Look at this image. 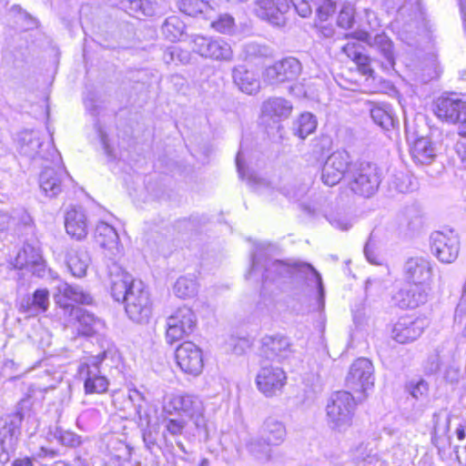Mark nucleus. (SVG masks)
Masks as SVG:
<instances>
[{"label":"nucleus","instance_id":"f03ea898","mask_svg":"<svg viewBox=\"0 0 466 466\" xmlns=\"http://www.w3.org/2000/svg\"><path fill=\"white\" fill-rule=\"evenodd\" d=\"M350 189L357 195L370 198L374 195L381 182L378 166L369 161H356L347 173Z\"/></svg>","mask_w":466,"mask_h":466},{"label":"nucleus","instance_id":"cd10ccee","mask_svg":"<svg viewBox=\"0 0 466 466\" xmlns=\"http://www.w3.org/2000/svg\"><path fill=\"white\" fill-rule=\"evenodd\" d=\"M232 77L235 85L243 93L254 95L260 89V81L258 76L243 66H238L233 68Z\"/></svg>","mask_w":466,"mask_h":466},{"label":"nucleus","instance_id":"4c0bfd02","mask_svg":"<svg viewBox=\"0 0 466 466\" xmlns=\"http://www.w3.org/2000/svg\"><path fill=\"white\" fill-rule=\"evenodd\" d=\"M440 414L434 413L433 415V431L431 432V442L432 444L438 448L439 450L444 449L448 441L446 440L445 435L450 431L451 426V418L450 416H447L445 419V424L443 426V429L441 430L440 427Z\"/></svg>","mask_w":466,"mask_h":466},{"label":"nucleus","instance_id":"de8ad7c7","mask_svg":"<svg viewBox=\"0 0 466 466\" xmlns=\"http://www.w3.org/2000/svg\"><path fill=\"white\" fill-rule=\"evenodd\" d=\"M402 219V223H405L407 229L410 231L418 230L422 225L421 218L414 208H407L403 213Z\"/></svg>","mask_w":466,"mask_h":466},{"label":"nucleus","instance_id":"20e7f679","mask_svg":"<svg viewBox=\"0 0 466 466\" xmlns=\"http://www.w3.org/2000/svg\"><path fill=\"white\" fill-rule=\"evenodd\" d=\"M261 268L263 281H275L281 278H290L294 274L293 263H287L279 259H270L268 258V248L264 245H259L252 254L251 268L247 275L250 278L253 273Z\"/></svg>","mask_w":466,"mask_h":466},{"label":"nucleus","instance_id":"bb28decb","mask_svg":"<svg viewBox=\"0 0 466 466\" xmlns=\"http://www.w3.org/2000/svg\"><path fill=\"white\" fill-rule=\"evenodd\" d=\"M260 434L263 440L271 446H279L286 440L287 429L281 420L274 417H268L260 428Z\"/></svg>","mask_w":466,"mask_h":466},{"label":"nucleus","instance_id":"a211bd4d","mask_svg":"<svg viewBox=\"0 0 466 466\" xmlns=\"http://www.w3.org/2000/svg\"><path fill=\"white\" fill-rule=\"evenodd\" d=\"M176 360L185 373L198 376L203 369L201 350L190 341L182 343L176 350Z\"/></svg>","mask_w":466,"mask_h":466},{"label":"nucleus","instance_id":"774afa93","mask_svg":"<svg viewBox=\"0 0 466 466\" xmlns=\"http://www.w3.org/2000/svg\"><path fill=\"white\" fill-rule=\"evenodd\" d=\"M364 253L367 259L372 264H380L377 256L370 250V244L367 243L364 248Z\"/></svg>","mask_w":466,"mask_h":466},{"label":"nucleus","instance_id":"bf43d9fd","mask_svg":"<svg viewBox=\"0 0 466 466\" xmlns=\"http://www.w3.org/2000/svg\"><path fill=\"white\" fill-rule=\"evenodd\" d=\"M313 266L306 262L293 263L294 274L292 277H297L305 280L306 276L312 275Z\"/></svg>","mask_w":466,"mask_h":466},{"label":"nucleus","instance_id":"49530a36","mask_svg":"<svg viewBox=\"0 0 466 466\" xmlns=\"http://www.w3.org/2000/svg\"><path fill=\"white\" fill-rule=\"evenodd\" d=\"M395 303L401 309H414L420 306L416 303L410 287L401 289L393 296Z\"/></svg>","mask_w":466,"mask_h":466},{"label":"nucleus","instance_id":"e433bc0d","mask_svg":"<svg viewBox=\"0 0 466 466\" xmlns=\"http://www.w3.org/2000/svg\"><path fill=\"white\" fill-rule=\"evenodd\" d=\"M25 253L27 262H29L28 271L37 277H43L46 270V264L39 248L30 244H25Z\"/></svg>","mask_w":466,"mask_h":466},{"label":"nucleus","instance_id":"4d7b16f0","mask_svg":"<svg viewBox=\"0 0 466 466\" xmlns=\"http://www.w3.org/2000/svg\"><path fill=\"white\" fill-rule=\"evenodd\" d=\"M298 14L302 17H308L312 13L310 2L315 5V0H289Z\"/></svg>","mask_w":466,"mask_h":466},{"label":"nucleus","instance_id":"b1692460","mask_svg":"<svg viewBox=\"0 0 466 466\" xmlns=\"http://www.w3.org/2000/svg\"><path fill=\"white\" fill-rule=\"evenodd\" d=\"M66 233L76 239L84 238L87 234V220L81 207H70L65 215Z\"/></svg>","mask_w":466,"mask_h":466},{"label":"nucleus","instance_id":"ea45409f","mask_svg":"<svg viewBox=\"0 0 466 466\" xmlns=\"http://www.w3.org/2000/svg\"><path fill=\"white\" fill-rule=\"evenodd\" d=\"M316 127V117L310 113H303L295 123L294 130L295 134L303 139L313 133Z\"/></svg>","mask_w":466,"mask_h":466},{"label":"nucleus","instance_id":"a878e982","mask_svg":"<svg viewBox=\"0 0 466 466\" xmlns=\"http://www.w3.org/2000/svg\"><path fill=\"white\" fill-rule=\"evenodd\" d=\"M29 451L31 452V459L25 458L15 460L13 466H33L32 460L46 464L48 461L59 456L58 450L46 446L42 440H40L37 444L33 442L30 443Z\"/></svg>","mask_w":466,"mask_h":466},{"label":"nucleus","instance_id":"37998d69","mask_svg":"<svg viewBox=\"0 0 466 466\" xmlns=\"http://www.w3.org/2000/svg\"><path fill=\"white\" fill-rule=\"evenodd\" d=\"M327 162H331V165L344 172L346 175L349 173L351 165L354 164L351 159V156L345 149H338L332 152L328 158Z\"/></svg>","mask_w":466,"mask_h":466},{"label":"nucleus","instance_id":"338daca9","mask_svg":"<svg viewBox=\"0 0 466 466\" xmlns=\"http://www.w3.org/2000/svg\"><path fill=\"white\" fill-rule=\"evenodd\" d=\"M11 224V217L7 212H0V232L6 230Z\"/></svg>","mask_w":466,"mask_h":466},{"label":"nucleus","instance_id":"4468645a","mask_svg":"<svg viewBox=\"0 0 466 466\" xmlns=\"http://www.w3.org/2000/svg\"><path fill=\"white\" fill-rule=\"evenodd\" d=\"M287 376L283 369L265 365L260 368L256 377V384L266 397H273L282 391L286 385Z\"/></svg>","mask_w":466,"mask_h":466},{"label":"nucleus","instance_id":"aec40b11","mask_svg":"<svg viewBox=\"0 0 466 466\" xmlns=\"http://www.w3.org/2000/svg\"><path fill=\"white\" fill-rule=\"evenodd\" d=\"M432 264L424 257L409 258L403 266V276L410 284H431L432 279Z\"/></svg>","mask_w":466,"mask_h":466},{"label":"nucleus","instance_id":"864d4df0","mask_svg":"<svg viewBox=\"0 0 466 466\" xmlns=\"http://www.w3.org/2000/svg\"><path fill=\"white\" fill-rule=\"evenodd\" d=\"M315 6L320 21H326L335 12V4L331 0H315Z\"/></svg>","mask_w":466,"mask_h":466},{"label":"nucleus","instance_id":"6ab92c4d","mask_svg":"<svg viewBox=\"0 0 466 466\" xmlns=\"http://www.w3.org/2000/svg\"><path fill=\"white\" fill-rule=\"evenodd\" d=\"M354 38L367 43L371 48L381 56V65L385 69H391L395 65V54L392 41L384 34L371 37L366 31H358L353 34Z\"/></svg>","mask_w":466,"mask_h":466},{"label":"nucleus","instance_id":"2f4dec72","mask_svg":"<svg viewBox=\"0 0 466 466\" xmlns=\"http://www.w3.org/2000/svg\"><path fill=\"white\" fill-rule=\"evenodd\" d=\"M411 156L420 164H430L434 159L436 151L428 137H420L413 144Z\"/></svg>","mask_w":466,"mask_h":466},{"label":"nucleus","instance_id":"79ce46f5","mask_svg":"<svg viewBox=\"0 0 466 466\" xmlns=\"http://www.w3.org/2000/svg\"><path fill=\"white\" fill-rule=\"evenodd\" d=\"M198 284L193 278L180 277L174 285V292L178 298L186 299L196 295Z\"/></svg>","mask_w":466,"mask_h":466},{"label":"nucleus","instance_id":"412c9836","mask_svg":"<svg viewBox=\"0 0 466 466\" xmlns=\"http://www.w3.org/2000/svg\"><path fill=\"white\" fill-rule=\"evenodd\" d=\"M255 14L272 25H280L285 22V14L289 9V0H255Z\"/></svg>","mask_w":466,"mask_h":466},{"label":"nucleus","instance_id":"680f3d73","mask_svg":"<svg viewBox=\"0 0 466 466\" xmlns=\"http://www.w3.org/2000/svg\"><path fill=\"white\" fill-rule=\"evenodd\" d=\"M353 61L360 66L363 74L370 75L372 73V70L370 67V59L368 56L363 55L360 52Z\"/></svg>","mask_w":466,"mask_h":466},{"label":"nucleus","instance_id":"603ef678","mask_svg":"<svg viewBox=\"0 0 466 466\" xmlns=\"http://www.w3.org/2000/svg\"><path fill=\"white\" fill-rule=\"evenodd\" d=\"M410 289L413 294L416 303L421 305L428 301L431 292V284H410Z\"/></svg>","mask_w":466,"mask_h":466},{"label":"nucleus","instance_id":"052dcab7","mask_svg":"<svg viewBox=\"0 0 466 466\" xmlns=\"http://www.w3.org/2000/svg\"><path fill=\"white\" fill-rule=\"evenodd\" d=\"M143 5H141V16H153L157 14L158 7L157 3L152 2L150 0H143Z\"/></svg>","mask_w":466,"mask_h":466},{"label":"nucleus","instance_id":"9b49d317","mask_svg":"<svg viewBox=\"0 0 466 466\" xmlns=\"http://www.w3.org/2000/svg\"><path fill=\"white\" fill-rule=\"evenodd\" d=\"M259 350L267 360L280 363L289 361L295 355L290 339L280 333L263 336Z\"/></svg>","mask_w":466,"mask_h":466},{"label":"nucleus","instance_id":"8fccbe9b","mask_svg":"<svg viewBox=\"0 0 466 466\" xmlns=\"http://www.w3.org/2000/svg\"><path fill=\"white\" fill-rule=\"evenodd\" d=\"M235 25L234 18L228 15H221L218 18L212 22V28L221 34H230Z\"/></svg>","mask_w":466,"mask_h":466},{"label":"nucleus","instance_id":"9d476101","mask_svg":"<svg viewBox=\"0 0 466 466\" xmlns=\"http://www.w3.org/2000/svg\"><path fill=\"white\" fill-rule=\"evenodd\" d=\"M431 251L441 263L454 262L460 253L459 236L453 230L434 231L431 235Z\"/></svg>","mask_w":466,"mask_h":466},{"label":"nucleus","instance_id":"6e6552de","mask_svg":"<svg viewBox=\"0 0 466 466\" xmlns=\"http://www.w3.org/2000/svg\"><path fill=\"white\" fill-rule=\"evenodd\" d=\"M23 419L24 414L19 409L0 421V462L3 464L8 462L15 451Z\"/></svg>","mask_w":466,"mask_h":466},{"label":"nucleus","instance_id":"c85d7f7f","mask_svg":"<svg viewBox=\"0 0 466 466\" xmlns=\"http://www.w3.org/2000/svg\"><path fill=\"white\" fill-rule=\"evenodd\" d=\"M17 144L21 155L35 158L40 155L43 139L38 131L25 130L18 134Z\"/></svg>","mask_w":466,"mask_h":466},{"label":"nucleus","instance_id":"dca6fc26","mask_svg":"<svg viewBox=\"0 0 466 466\" xmlns=\"http://www.w3.org/2000/svg\"><path fill=\"white\" fill-rule=\"evenodd\" d=\"M56 301L60 307L69 312L70 317L78 322L77 330L79 334L90 337L104 329V321L95 317L94 314L89 313L82 308L72 306L66 302L64 303L59 297L56 298Z\"/></svg>","mask_w":466,"mask_h":466},{"label":"nucleus","instance_id":"6e6d98bb","mask_svg":"<svg viewBox=\"0 0 466 466\" xmlns=\"http://www.w3.org/2000/svg\"><path fill=\"white\" fill-rule=\"evenodd\" d=\"M187 422L182 419H168L165 422L166 430L173 436L182 434Z\"/></svg>","mask_w":466,"mask_h":466},{"label":"nucleus","instance_id":"e2e57ef3","mask_svg":"<svg viewBox=\"0 0 466 466\" xmlns=\"http://www.w3.org/2000/svg\"><path fill=\"white\" fill-rule=\"evenodd\" d=\"M28 263L29 262H27L25 245L23 248L17 253L13 264L15 268L28 270Z\"/></svg>","mask_w":466,"mask_h":466},{"label":"nucleus","instance_id":"69168bd1","mask_svg":"<svg viewBox=\"0 0 466 466\" xmlns=\"http://www.w3.org/2000/svg\"><path fill=\"white\" fill-rule=\"evenodd\" d=\"M360 49L361 46L356 43H348L342 47L343 53L352 60L361 52Z\"/></svg>","mask_w":466,"mask_h":466},{"label":"nucleus","instance_id":"a19ab883","mask_svg":"<svg viewBox=\"0 0 466 466\" xmlns=\"http://www.w3.org/2000/svg\"><path fill=\"white\" fill-rule=\"evenodd\" d=\"M270 446L271 444L263 440L261 435L259 438H251L247 442V448L249 452H251L258 459L266 461H268L271 457Z\"/></svg>","mask_w":466,"mask_h":466},{"label":"nucleus","instance_id":"3c124183","mask_svg":"<svg viewBox=\"0 0 466 466\" xmlns=\"http://www.w3.org/2000/svg\"><path fill=\"white\" fill-rule=\"evenodd\" d=\"M55 437L58 441L66 447H77L81 444V437L70 431L57 430Z\"/></svg>","mask_w":466,"mask_h":466},{"label":"nucleus","instance_id":"7c9ffc66","mask_svg":"<svg viewBox=\"0 0 466 466\" xmlns=\"http://www.w3.org/2000/svg\"><path fill=\"white\" fill-rule=\"evenodd\" d=\"M91 263V257L86 249H76L69 253L67 266L73 276L82 278Z\"/></svg>","mask_w":466,"mask_h":466},{"label":"nucleus","instance_id":"13d9d810","mask_svg":"<svg viewBox=\"0 0 466 466\" xmlns=\"http://www.w3.org/2000/svg\"><path fill=\"white\" fill-rule=\"evenodd\" d=\"M230 346L236 355H242L250 348L251 343L246 338H237L231 339Z\"/></svg>","mask_w":466,"mask_h":466},{"label":"nucleus","instance_id":"2eb2a0df","mask_svg":"<svg viewBox=\"0 0 466 466\" xmlns=\"http://www.w3.org/2000/svg\"><path fill=\"white\" fill-rule=\"evenodd\" d=\"M374 367L366 358L356 360L350 366L346 382L355 391L366 392L374 386Z\"/></svg>","mask_w":466,"mask_h":466},{"label":"nucleus","instance_id":"c756f323","mask_svg":"<svg viewBox=\"0 0 466 466\" xmlns=\"http://www.w3.org/2000/svg\"><path fill=\"white\" fill-rule=\"evenodd\" d=\"M96 242L103 248L112 250L113 255L120 253L119 237L116 230L109 224L99 222L96 228Z\"/></svg>","mask_w":466,"mask_h":466},{"label":"nucleus","instance_id":"58836bf2","mask_svg":"<svg viewBox=\"0 0 466 466\" xmlns=\"http://www.w3.org/2000/svg\"><path fill=\"white\" fill-rule=\"evenodd\" d=\"M179 10L190 16L207 14L211 8L208 0H177Z\"/></svg>","mask_w":466,"mask_h":466},{"label":"nucleus","instance_id":"72a5a7b5","mask_svg":"<svg viewBox=\"0 0 466 466\" xmlns=\"http://www.w3.org/2000/svg\"><path fill=\"white\" fill-rule=\"evenodd\" d=\"M263 112L266 115L279 117H288L292 110L291 104L281 97L269 98L263 104Z\"/></svg>","mask_w":466,"mask_h":466},{"label":"nucleus","instance_id":"f704fd0d","mask_svg":"<svg viewBox=\"0 0 466 466\" xmlns=\"http://www.w3.org/2000/svg\"><path fill=\"white\" fill-rule=\"evenodd\" d=\"M185 24L177 16L167 17L161 26L164 37L170 42H177L181 39L185 31Z\"/></svg>","mask_w":466,"mask_h":466},{"label":"nucleus","instance_id":"423d86ee","mask_svg":"<svg viewBox=\"0 0 466 466\" xmlns=\"http://www.w3.org/2000/svg\"><path fill=\"white\" fill-rule=\"evenodd\" d=\"M192 50L206 59L229 63L233 60L234 53L231 45L222 37H206L193 35L191 38Z\"/></svg>","mask_w":466,"mask_h":466},{"label":"nucleus","instance_id":"39448f33","mask_svg":"<svg viewBox=\"0 0 466 466\" xmlns=\"http://www.w3.org/2000/svg\"><path fill=\"white\" fill-rule=\"evenodd\" d=\"M112 354V350H106L96 356L90 357L86 362L79 366L78 373L84 380V388L86 394H101L107 390L108 380L102 374L100 365Z\"/></svg>","mask_w":466,"mask_h":466},{"label":"nucleus","instance_id":"7ed1b4c3","mask_svg":"<svg viewBox=\"0 0 466 466\" xmlns=\"http://www.w3.org/2000/svg\"><path fill=\"white\" fill-rule=\"evenodd\" d=\"M164 409L168 413H172V411L182 412L194 423L198 432L208 438V431L204 414L205 407L198 397L191 394L173 395Z\"/></svg>","mask_w":466,"mask_h":466},{"label":"nucleus","instance_id":"393cba45","mask_svg":"<svg viewBox=\"0 0 466 466\" xmlns=\"http://www.w3.org/2000/svg\"><path fill=\"white\" fill-rule=\"evenodd\" d=\"M49 303V291L46 289H37L31 296L21 299L19 310L28 317H35L46 312Z\"/></svg>","mask_w":466,"mask_h":466},{"label":"nucleus","instance_id":"ddd939ff","mask_svg":"<svg viewBox=\"0 0 466 466\" xmlns=\"http://www.w3.org/2000/svg\"><path fill=\"white\" fill-rule=\"evenodd\" d=\"M106 276L108 279L111 295L116 301L125 302L131 291V285L137 280L125 271L116 261L109 258L106 264Z\"/></svg>","mask_w":466,"mask_h":466},{"label":"nucleus","instance_id":"1a4fd4ad","mask_svg":"<svg viewBox=\"0 0 466 466\" xmlns=\"http://www.w3.org/2000/svg\"><path fill=\"white\" fill-rule=\"evenodd\" d=\"M196 315L188 307L177 309L167 319L166 339L173 344L193 332Z\"/></svg>","mask_w":466,"mask_h":466},{"label":"nucleus","instance_id":"a18cd8bd","mask_svg":"<svg viewBox=\"0 0 466 466\" xmlns=\"http://www.w3.org/2000/svg\"><path fill=\"white\" fill-rule=\"evenodd\" d=\"M355 23V8L350 3L343 4L337 19V24L343 29H350Z\"/></svg>","mask_w":466,"mask_h":466},{"label":"nucleus","instance_id":"0e129e2a","mask_svg":"<svg viewBox=\"0 0 466 466\" xmlns=\"http://www.w3.org/2000/svg\"><path fill=\"white\" fill-rule=\"evenodd\" d=\"M142 1L143 0H128L125 4V7L130 15L140 18L141 5H143Z\"/></svg>","mask_w":466,"mask_h":466},{"label":"nucleus","instance_id":"c03bdc74","mask_svg":"<svg viewBox=\"0 0 466 466\" xmlns=\"http://www.w3.org/2000/svg\"><path fill=\"white\" fill-rule=\"evenodd\" d=\"M343 177H346L344 172L332 166L331 162L325 161L321 171V180L326 186L333 187L337 185Z\"/></svg>","mask_w":466,"mask_h":466},{"label":"nucleus","instance_id":"f257e3e1","mask_svg":"<svg viewBox=\"0 0 466 466\" xmlns=\"http://www.w3.org/2000/svg\"><path fill=\"white\" fill-rule=\"evenodd\" d=\"M357 402L347 390L331 394L326 405V417L329 427L335 431L344 432L351 425Z\"/></svg>","mask_w":466,"mask_h":466},{"label":"nucleus","instance_id":"f8f14e48","mask_svg":"<svg viewBox=\"0 0 466 466\" xmlns=\"http://www.w3.org/2000/svg\"><path fill=\"white\" fill-rule=\"evenodd\" d=\"M301 71L302 66L299 60L293 56H288L267 67L263 76L268 84L279 85L296 80Z\"/></svg>","mask_w":466,"mask_h":466},{"label":"nucleus","instance_id":"4be33fe9","mask_svg":"<svg viewBox=\"0 0 466 466\" xmlns=\"http://www.w3.org/2000/svg\"><path fill=\"white\" fill-rule=\"evenodd\" d=\"M399 15L404 22L405 30L412 32L427 27V17L421 0H406L399 9Z\"/></svg>","mask_w":466,"mask_h":466},{"label":"nucleus","instance_id":"5701e85b","mask_svg":"<svg viewBox=\"0 0 466 466\" xmlns=\"http://www.w3.org/2000/svg\"><path fill=\"white\" fill-rule=\"evenodd\" d=\"M67 177L68 175L63 169L46 167L40 174L39 187L46 196L55 198L63 190L65 179Z\"/></svg>","mask_w":466,"mask_h":466},{"label":"nucleus","instance_id":"5fc2aeb1","mask_svg":"<svg viewBox=\"0 0 466 466\" xmlns=\"http://www.w3.org/2000/svg\"><path fill=\"white\" fill-rule=\"evenodd\" d=\"M408 389L410 395L416 400H419L420 398H422L427 395L429 387L426 381H424L423 380H420L415 383L413 381H410L408 386Z\"/></svg>","mask_w":466,"mask_h":466},{"label":"nucleus","instance_id":"f3484780","mask_svg":"<svg viewBox=\"0 0 466 466\" xmlns=\"http://www.w3.org/2000/svg\"><path fill=\"white\" fill-rule=\"evenodd\" d=\"M425 319L404 316L394 323L391 337L399 343H409L416 340L427 327Z\"/></svg>","mask_w":466,"mask_h":466},{"label":"nucleus","instance_id":"c9c22d12","mask_svg":"<svg viewBox=\"0 0 466 466\" xmlns=\"http://www.w3.org/2000/svg\"><path fill=\"white\" fill-rule=\"evenodd\" d=\"M370 116L375 124L384 129H390L394 126V117L391 107L387 104L374 106L370 109Z\"/></svg>","mask_w":466,"mask_h":466},{"label":"nucleus","instance_id":"0eeeda50","mask_svg":"<svg viewBox=\"0 0 466 466\" xmlns=\"http://www.w3.org/2000/svg\"><path fill=\"white\" fill-rule=\"evenodd\" d=\"M125 309L130 319L137 323L147 322L152 312L149 292L142 281L131 285V291L125 300Z\"/></svg>","mask_w":466,"mask_h":466},{"label":"nucleus","instance_id":"09e8293b","mask_svg":"<svg viewBox=\"0 0 466 466\" xmlns=\"http://www.w3.org/2000/svg\"><path fill=\"white\" fill-rule=\"evenodd\" d=\"M305 281L309 287H316L319 293V304L320 307L324 306V286L319 272L313 268L312 275L306 276Z\"/></svg>","mask_w":466,"mask_h":466},{"label":"nucleus","instance_id":"473e14b6","mask_svg":"<svg viewBox=\"0 0 466 466\" xmlns=\"http://www.w3.org/2000/svg\"><path fill=\"white\" fill-rule=\"evenodd\" d=\"M57 291L60 295L68 300L80 303V304H91L92 297L89 293L85 292L78 286H72L66 282H61L57 285Z\"/></svg>","mask_w":466,"mask_h":466}]
</instances>
